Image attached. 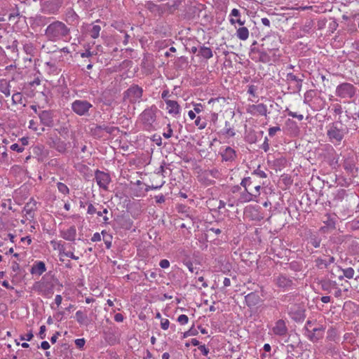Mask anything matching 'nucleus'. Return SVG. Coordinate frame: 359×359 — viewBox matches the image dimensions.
Instances as JSON below:
<instances>
[{
    "label": "nucleus",
    "instance_id": "1",
    "mask_svg": "<svg viewBox=\"0 0 359 359\" xmlns=\"http://www.w3.org/2000/svg\"><path fill=\"white\" fill-rule=\"evenodd\" d=\"M70 34V29L62 21L55 20L45 29L44 36L52 42L66 41Z\"/></svg>",
    "mask_w": 359,
    "mask_h": 359
},
{
    "label": "nucleus",
    "instance_id": "2",
    "mask_svg": "<svg viewBox=\"0 0 359 359\" xmlns=\"http://www.w3.org/2000/svg\"><path fill=\"white\" fill-rule=\"evenodd\" d=\"M348 133L349 128L341 120L332 122L327 126V137L329 142L334 146L340 145Z\"/></svg>",
    "mask_w": 359,
    "mask_h": 359
},
{
    "label": "nucleus",
    "instance_id": "3",
    "mask_svg": "<svg viewBox=\"0 0 359 359\" xmlns=\"http://www.w3.org/2000/svg\"><path fill=\"white\" fill-rule=\"evenodd\" d=\"M159 110L155 105L146 108L140 115L139 120L146 130L151 131L158 126L157 116Z\"/></svg>",
    "mask_w": 359,
    "mask_h": 359
},
{
    "label": "nucleus",
    "instance_id": "4",
    "mask_svg": "<svg viewBox=\"0 0 359 359\" xmlns=\"http://www.w3.org/2000/svg\"><path fill=\"white\" fill-rule=\"evenodd\" d=\"M74 113L80 116H89L93 105L86 100H76L71 104Z\"/></svg>",
    "mask_w": 359,
    "mask_h": 359
},
{
    "label": "nucleus",
    "instance_id": "5",
    "mask_svg": "<svg viewBox=\"0 0 359 359\" xmlns=\"http://www.w3.org/2000/svg\"><path fill=\"white\" fill-rule=\"evenodd\" d=\"M356 90L352 83L344 82L337 86L335 95L341 99H351L355 97Z\"/></svg>",
    "mask_w": 359,
    "mask_h": 359
},
{
    "label": "nucleus",
    "instance_id": "6",
    "mask_svg": "<svg viewBox=\"0 0 359 359\" xmlns=\"http://www.w3.org/2000/svg\"><path fill=\"white\" fill-rule=\"evenodd\" d=\"M143 95V89L138 85L130 86L123 93V98L131 104L140 102Z\"/></svg>",
    "mask_w": 359,
    "mask_h": 359
},
{
    "label": "nucleus",
    "instance_id": "7",
    "mask_svg": "<svg viewBox=\"0 0 359 359\" xmlns=\"http://www.w3.org/2000/svg\"><path fill=\"white\" fill-rule=\"evenodd\" d=\"M63 0H48L41 4V12L46 15H56L58 13Z\"/></svg>",
    "mask_w": 359,
    "mask_h": 359
},
{
    "label": "nucleus",
    "instance_id": "8",
    "mask_svg": "<svg viewBox=\"0 0 359 359\" xmlns=\"http://www.w3.org/2000/svg\"><path fill=\"white\" fill-rule=\"evenodd\" d=\"M32 290L39 292L42 295L49 297L53 294V284L44 280V278L36 281L33 285Z\"/></svg>",
    "mask_w": 359,
    "mask_h": 359
},
{
    "label": "nucleus",
    "instance_id": "9",
    "mask_svg": "<svg viewBox=\"0 0 359 359\" xmlns=\"http://www.w3.org/2000/svg\"><path fill=\"white\" fill-rule=\"evenodd\" d=\"M181 220L184 221L181 223V229H185L187 231V238H191L192 231L194 230V222L189 212L184 210L183 205L181 204Z\"/></svg>",
    "mask_w": 359,
    "mask_h": 359
},
{
    "label": "nucleus",
    "instance_id": "10",
    "mask_svg": "<svg viewBox=\"0 0 359 359\" xmlns=\"http://www.w3.org/2000/svg\"><path fill=\"white\" fill-rule=\"evenodd\" d=\"M95 178L100 188L107 190L108 185L111 182V177L109 173L96 170L95 172Z\"/></svg>",
    "mask_w": 359,
    "mask_h": 359
},
{
    "label": "nucleus",
    "instance_id": "11",
    "mask_svg": "<svg viewBox=\"0 0 359 359\" xmlns=\"http://www.w3.org/2000/svg\"><path fill=\"white\" fill-rule=\"evenodd\" d=\"M261 186L256 184L255 191H250V190L244 189L239 196V201L241 203H248L252 201H256V198L260 195Z\"/></svg>",
    "mask_w": 359,
    "mask_h": 359
},
{
    "label": "nucleus",
    "instance_id": "12",
    "mask_svg": "<svg viewBox=\"0 0 359 359\" xmlns=\"http://www.w3.org/2000/svg\"><path fill=\"white\" fill-rule=\"evenodd\" d=\"M325 330V327L323 325H319L318 327H313L311 331L308 332V333H304V335L312 342H316L318 340L323 338L324 332Z\"/></svg>",
    "mask_w": 359,
    "mask_h": 359
},
{
    "label": "nucleus",
    "instance_id": "13",
    "mask_svg": "<svg viewBox=\"0 0 359 359\" xmlns=\"http://www.w3.org/2000/svg\"><path fill=\"white\" fill-rule=\"evenodd\" d=\"M48 145L60 154H65L67 151V144L57 136L50 137Z\"/></svg>",
    "mask_w": 359,
    "mask_h": 359
},
{
    "label": "nucleus",
    "instance_id": "14",
    "mask_svg": "<svg viewBox=\"0 0 359 359\" xmlns=\"http://www.w3.org/2000/svg\"><path fill=\"white\" fill-rule=\"evenodd\" d=\"M41 124L47 127H53L54 125L53 114L50 110H43L38 113Z\"/></svg>",
    "mask_w": 359,
    "mask_h": 359
},
{
    "label": "nucleus",
    "instance_id": "15",
    "mask_svg": "<svg viewBox=\"0 0 359 359\" xmlns=\"http://www.w3.org/2000/svg\"><path fill=\"white\" fill-rule=\"evenodd\" d=\"M246 111L248 114L254 116L260 115L266 116L267 115V107L263 103H260L259 104H250L248 106Z\"/></svg>",
    "mask_w": 359,
    "mask_h": 359
},
{
    "label": "nucleus",
    "instance_id": "16",
    "mask_svg": "<svg viewBox=\"0 0 359 359\" xmlns=\"http://www.w3.org/2000/svg\"><path fill=\"white\" fill-rule=\"evenodd\" d=\"M276 285L281 288H288L291 287L292 280L287 276L283 274H278L274 278Z\"/></svg>",
    "mask_w": 359,
    "mask_h": 359
},
{
    "label": "nucleus",
    "instance_id": "17",
    "mask_svg": "<svg viewBox=\"0 0 359 359\" xmlns=\"http://www.w3.org/2000/svg\"><path fill=\"white\" fill-rule=\"evenodd\" d=\"M91 130L95 135L99 133L101 131H105L108 134H114V132H118L119 130L118 128L114 126H108L105 124L102 125H95L93 128H91Z\"/></svg>",
    "mask_w": 359,
    "mask_h": 359
},
{
    "label": "nucleus",
    "instance_id": "18",
    "mask_svg": "<svg viewBox=\"0 0 359 359\" xmlns=\"http://www.w3.org/2000/svg\"><path fill=\"white\" fill-rule=\"evenodd\" d=\"M245 300L248 307H253L259 304L261 298L258 293L250 292L245 297Z\"/></svg>",
    "mask_w": 359,
    "mask_h": 359
},
{
    "label": "nucleus",
    "instance_id": "19",
    "mask_svg": "<svg viewBox=\"0 0 359 359\" xmlns=\"http://www.w3.org/2000/svg\"><path fill=\"white\" fill-rule=\"evenodd\" d=\"M46 271V266L43 262L37 261L32 265L30 273L32 275L41 276Z\"/></svg>",
    "mask_w": 359,
    "mask_h": 359
},
{
    "label": "nucleus",
    "instance_id": "20",
    "mask_svg": "<svg viewBox=\"0 0 359 359\" xmlns=\"http://www.w3.org/2000/svg\"><path fill=\"white\" fill-rule=\"evenodd\" d=\"M273 332L276 335L284 336L287 332V328L285 322L283 320H278L273 328Z\"/></svg>",
    "mask_w": 359,
    "mask_h": 359
},
{
    "label": "nucleus",
    "instance_id": "21",
    "mask_svg": "<svg viewBox=\"0 0 359 359\" xmlns=\"http://www.w3.org/2000/svg\"><path fill=\"white\" fill-rule=\"evenodd\" d=\"M62 238L69 241H74L76 236V229L75 226H71L68 229L60 232Z\"/></svg>",
    "mask_w": 359,
    "mask_h": 359
},
{
    "label": "nucleus",
    "instance_id": "22",
    "mask_svg": "<svg viewBox=\"0 0 359 359\" xmlns=\"http://www.w3.org/2000/svg\"><path fill=\"white\" fill-rule=\"evenodd\" d=\"M336 272L337 273H340L341 272L342 273V274H338V278L340 280H342L344 277H346L348 279L353 278L355 274L354 269L351 267H348L345 269H341L340 267L337 266Z\"/></svg>",
    "mask_w": 359,
    "mask_h": 359
},
{
    "label": "nucleus",
    "instance_id": "23",
    "mask_svg": "<svg viewBox=\"0 0 359 359\" xmlns=\"http://www.w3.org/2000/svg\"><path fill=\"white\" fill-rule=\"evenodd\" d=\"M166 109L170 114H177L179 112V104L177 101L174 98L165 100Z\"/></svg>",
    "mask_w": 359,
    "mask_h": 359
},
{
    "label": "nucleus",
    "instance_id": "24",
    "mask_svg": "<svg viewBox=\"0 0 359 359\" xmlns=\"http://www.w3.org/2000/svg\"><path fill=\"white\" fill-rule=\"evenodd\" d=\"M222 160L224 161H233L236 158V151L230 147H226L223 151L221 152Z\"/></svg>",
    "mask_w": 359,
    "mask_h": 359
},
{
    "label": "nucleus",
    "instance_id": "25",
    "mask_svg": "<svg viewBox=\"0 0 359 359\" xmlns=\"http://www.w3.org/2000/svg\"><path fill=\"white\" fill-rule=\"evenodd\" d=\"M101 31V27L99 25L92 23L88 25L87 32L88 34L93 39H97L100 36V33Z\"/></svg>",
    "mask_w": 359,
    "mask_h": 359
},
{
    "label": "nucleus",
    "instance_id": "26",
    "mask_svg": "<svg viewBox=\"0 0 359 359\" xmlns=\"http://www.w3.org/2000/svg\"><path fill=\"white\" fill-rule=\"evenodd\" d=\"M321 287L324 291L330 293L332 290L337 289V284L334 280H327L321 282Z\"/></svg>",
    "mask_w": 359,
    "mask_h": 359
},
{
    "label": "nucleus",
    "instance_id": "27",
    "mask_svg": "<svg viewBox=\"0 0 359 359\" xmlns=\"http://www.w3.org/2000/svg\"><path fill=\"white\" fill-rule=\"evenodd\" d=\"M51 244H53L54 245V248L55 249L56 248V245H57V249L59 250L60 251V254H63L65 255L66 257H69L72 259H74V260H77L79 259V257L77 256H75L74 255V253L72 252H65V248L63 246V245H61L60 243H57V242L53 241H51Z\"/></svg>",
    "mask_w": 359,
    "mask_h": 359
},
{
    "label": "nucleus",
    "instance_id": "28",
    "mask_svg": "<svg viewBox=\"0 0 359 359\" xmlns=\"http://www.w3.org/2000/svg\"><path fill=\"white\" fill-rule=\"evenodd\" d=\"M76 321L80 325H88V318L87 315L83 313L82 311L79 310L76 312Z\"/></svg>",
    "mask_w": 359,
    "mask_h": 359
},
{
    "label": "nucleus",
    "instance_id": "29",
    "mask_svg": "<svg viewBox=\"0 0 359 359\" xmlns=\"http://www.w3.org/2000/svg\"><path fill=\"white\" fill-rule=\"evenodd\" d=\"M236 36L242 41H245L249 36L248 29L245 27L238 28L236 31Z\"/></svg>",
    "mask_w": 359,
    "mask_h": 359
},
{
    "label": "nucleus",
    "instance_id": "30",
    "mask_svg": "<svg viewBox=\"0 0 359 359\" xmlns=\"http://www.w3.org/2000/svg\"><path fill=\"white\" fill-rule=\"evenodd\" d=\"M199 55L205 59H210L212 57V50L205 46H201L199 50Z\"/></svg>",
    "mask_w": 359,
    "mask_h": 359
},
{
    "label": "nucleus",
    "instance_id": "31",
    "mask_svg": "<svg viewBox=\"0 0 359 359\" xmlns=\"http://www.w3.org/2000/svg\"><path fill=\"white\" fill-rule=\"evenodd\" d=\"M36 209V202L33 199H31L29 202L27 203L24 207V210L27 215H30L31 212Z\"/></svg>",
    "mask_w": 359,
    "mask_h": 359
},
{
    "label": "nucleus",
    "instance_id": "32",
    "mask_svg": "<svg viewBox=\"0 0 359 359\" xmlns=\"http://www.w3.org/2000/svg\"><path fill=\"white\" fill-rule=\"evenodd\" d=\"M144 7L151 13L160 12V6L150 1L146 2Z\"/></svg>",
    "mask_w": 359,
    "mask_h": 359
},
{
    "label": "nucleus",
    "instance_id": "33",
    "mask_svg": "<svg viewBox=\"0 0 359 359\" xmlns=\"http://www.w3.org/2000/svg\"><path fill=\"white\" fill-rule=\"evenodd\" d=\"M290 314L295 320H301L304 318V311L301 309H299L296 313H293L292 307H291L290 309Z\"/></svg>",
    "mask_w": 359,
    "mask_h": 359
},
{
    "label": "nucleus",
    "instance_id": "34",
    "mask_svg": "<svg viewBox=\"0 0 359 359\" xmlns=\"http://www.w3.org/2000/svg\"><path fill=\"white\" fill-rule=\"evenodd\" d=\"M254 182L252 180L251 177H244L241 182V186H242L244 189H246V190H250V186L254 184Z\"/></svg>",
    "mask_w": 359,
    "mask_h": 359
},
{
    "label": "nucleus",
    "instance_id": "35",
    "mask_svg": "<svg viewBox=\"0 0 359 359\" xmlns=\"http://www.w3.org/2000/svg\"><path fill=\"white\" fill-rule=\"evenodd\" d=\"M178 6H179V4L177 1H175V0H170L168 2H167L165 4V6L167 7L168 10L170 12V13H172L174 12L175 10L177 9L178 8Z\"/></svg>",
    "mask_w": 359,
    "mask_h": 359
},
{
    "label": "nucleus",
    "instance_id": "36",
    "mask_svg": "<svg viewBox=\"0 0 359 359\" xmlns=\"http://www.w3.org/2000/svg\"><path fill=\"white\" fill-rule=\"evenodd\" d=\"M23 95L21 93H15L12 96L13 104H22Z\"/></svg>",
    "mask_w": 359,
    "mask_h": 359
},
{
    "label": "nucleus",
    "instance_id": "37",
    "mask_svg": "<svg viewBox=\"0 0 359 359\" xmlns=\"http://www.w3.org/2000/svg\"><path fill=\"white\" fill-rule=\"evenodd\" d=\"M315 92L313 90H307L304 94V102L309 104L313 98Z\"/></svg>",
    "mask_w": 359,
    "mask_h": 359
},
{
    "label": "nucleus",
    "instance_id": "38",
    "mask_svg": "<svg viewBox=\"0 0 359 359\" xmlns=\"http://www.w3.org/2000/svg\"><path fill=\"white\" fill-rule=\"evenodd\" d=\"M57 187L58 191L63 194H68L69 193L68 187L62 182H57Z\"/></svg>",
    "mask_w": 359,
    "mask_h": 359
},
{
    "label": "nucleus",
    "instance_id": "39",
    "mask_svg": "<svg viewBox=\"0 0 359 359\" xmlns=\"http://www.w3.org/2000/svg\"><path fill=\"white\" fill-rule=\"evenodd\" d=\"M347 196L346 191L345 189H339L337 191L334 199L339 201H341L344 199V198Z\"/></svg>",
    "mask_w": 359,
    "mask_h": 359
},
{
    "label": "nucleus",
    "instance_id": "40",
    "mask_svg": "<svg viewBox=\"0 0 359 359\" xmlns=\"http://www.w3.org/2000/svg\"><path fill=\"white\" fill-rule=\"evenodd\" d=\"M316 323V320H307L305 326H304V333H308L309 330L311 331L312 328H313V325H315Z\"/></svg>",
    "mask_w": 359,
    "mask_h": 359
},
{
    "label": "nucleus",
    "instance_id": "41",
    "mask_svg": "<svg viewBox=\"0 0 359 359\" xmlns=\"http://www.w3.org/2000/svg\"><path fill=\"white\" fill-rule=\"evenodd\" d=\"M259 167H260V166H259L257 169L255 170L252 172V175H257V176H258V177H261V178H266V177H267V175L266 174V172H265L264 171L261 170L259 169Z\"/></svg>",
    "mask_w": 359,
    "mask_h": 359
},
{
    "label": "nucleus",
    "instance_id": "42",
    "mask_svg": "<svg viewBox=\"0 0 359 359\" xmlns=\"http://www.w3.org/2000/svg\"><path fill=\"white\" fill-rule=\"evenodd\" d=\"M257 90V87L256 86L250 85L248 86V93L255 97H258V95L256 94Z\"/></svg>",
    "mask_w": 359,
    "mask_h": 359
},
{
    "label": "nucleus",
    "instance_id": "43",
    "mask_svg": "<svg viewBox=\"0 0 359 359\" xmlns=\"http://www.w3.org/2000/svg\"><path fill=\"white\" fill-rule=\"evenodd\" d=\"M197 333V330L194 327H191L188 331L184 332V337H187V336H194Z\"/></svg>",
    "mask_w": 359,
    "mask_h": 359
},
{
    "label": "nucleus",
    "instance_id": "44",
    "mask_svg": "<svg viewBox=\"0 0 359 359\" xmlns=\"http://www.w3.org/2000/svg\"><path fill=\"white\" fill-rule=\"evenodd\" d=\"M11 149L21 153L24 151L25 148L23 146H20L18 144L15 143L11 146Z\"/></svg>",
    "mask_w": 359,
    "mask_h": 359
},
{
    "label": "nucleus",
    "instance_id": "45",
    "mask_svg": "<svg viewBox=\"0 0 359 359\" xmlns=\"http://www.w3.org/2000/svg\"><path fill=\"white\" fill-rule=\"evenodd\" d=\"M316 266L319 269H326V268H327L326 262H325V259L318 258V259H316Z\"/></svg>",
    "mask_w": 359,
    "mask_h": 359
},
{
    "label": "nucleus",
    "instance_id": "46",
    "mask_svg": "<svg viewBox=\"0 0 359 359\" xmlns=\"http://www.w3.org/2000/svg\"><path fill=\"white\" fill-rule=\"evenodd\" d=\"M299 79H300L298 78L297 76L294 75L292 73L290 72V73H287L286 75V80L288 82H290V81L297 82Z\"/></svg>",
    "mask_w": 359,
    "mask_h": 359
},
{
    "label": "nucleus",
    "instance_id": "47",
    "mask_svg": "<svg viewBox=\"0 0 359 359\" xmlns=\"http://www.w3.org/2000/svg\"><path fill=\"white\" fill-rule=\"evenodd\" d=\"M183 263L191 273H194L195 272V270H197V268L194 267L192 262L190 261L184 260Z\"/></svg>",
    "mask_w": 359,
    "mask_h": 359
},
{
    "label": "nucleus",
    "instance_id": "48",
    "mask_svg": "<svg viewBox=\"0 0 359 359\" xmlns=\"http://www.w3.org/2000/svg\"><path fill=\"white\" fill-rule=\"evenodd\" d=\"M183 161L189 164L192 168H194V165H195V161L194 159H193L191 156H185L183 157Z\"/></svg>",
    "mask_w": 359,
    "mask_h": 359
},
{
    "label": "nucleus",
    "instance_id": "49",
    "mask_svg": "<svg viewBox=\"0 0 359 359\" xmlns=\"http://www.w3.org/2000/svg\"><path fill=\"white\" fill-rule=\"evenodd\" d=\"M278 131H280V128L279 126L271 127L269 129V135L270 137H273Z\"/></svg>",
    "mask_w": 359,
    "mask_h": 359
},
{
    "label": "nucleus",
    "instance_id": "50",
    "mask_svg": "<svg viewBox=\"0 0 359 359\" xmlns=\"http://www.w3.org/2000/svg\"><path fill=\"white\" fill-rule=\"evenodd\" d=\"M333 111L337 115H341L343 112L342 107L339 104H334Z\"/></svg>",
    "mask_w": 359,
    "mask_h": 359
},
{
    "label": "nucleus",
    "instance_id": "51",
    "mask_svg": "<svg viewBox=\"0 0 359 359\" xmlns=\"http://www.w3.org/2000/svg\"><path fill=\"white\" fill-rule=\"evenodd\" d=\"M74 342H75V344L77 346V348H83L85 345L86 340L83 338L77 339L75 340Z\"/></svg>",
    "mask_w": 359,
    "mask_h": 359
},
{
    "label": "nucleus",
    "instance_id": "52",
    "mask_svg": "<svg viewBox=\"0 0 359 359\" xmlns=\"http://www.w3.org/2000/svg\"><path fill=\"white\" fill-rule=\"evenodd\" d=\"M162 98L165 101L167 99H172L176 96V95L169 94L168 90H163L162 93Z\"/></svg>",
    "mask_w": 359,
    "mask_h": 359
},
{
    "label": "nucleus",
    "instance_id": "53",
    "mask_svg": "<svg viewBox=\"0 0 359 359\" xmlns=\"http://www.w3.org/2000/svg\"><path fill=\"white\" fill-rule=\"evenodd\" d=\"M209 173L214 178H219L220 177V172L216 168L209 170Z\"/></svg>",
    "mask_w": 359,
    "mask_h": 359
},
{
    "label": "nucleus",
    "instance_id": "54",
    "mask_svg": "<svg viewBox=\"0 0 359 359\" xmlns=\"http://www.w3.org/2000/svg\"><path fill=\"white\" fill-rule=\"evenodd\" d=\"M34 335L32 334V332L30 331L25 335H21L20 336V340H26V341H30L33 338Z\"/></svg>",
    "mask_w": 359,
    "mask_h": 359
},
{
    "label": "nucleus",
    "instance_id": "55",
    "mask_svg": "<svg viewBox=\"0 0 359 359\" xmlns=\"http://www.w3.org/2000/svg\"><path fill=\"white\" fill-rule=\"evenodd\" d=\"M87 213L89 214V215H93L95 213L97 214V210H96V208H95V206L92 203H90L88 205Z\"/></svg>",
    "mask_w": 359,
    "mask_h": 359
},
{
    "label": "nucleus",
    "instance_id": "56",
    "mask_svg": "<svg viewBox=\"0 0 359 359\" xmlns=\"http://www.w3.org/2000/svg\"><path fill=\"white\" fill-rule=\"evenodd\" d=\"M259 61L262 62H268L269 60V56L266 53H261L259 56Z\"/></svg>",
    "mask_w": 359,
    "mask_h": 359
},
{
    "label": "nucleus",
    "instance_id": "57",
    "mask_svg": "<svg viewBox=\"0 0 359 359\" xmlns=\"http://www.w3.org/2000/svg\"><path fill=\"white\" fill-rule=\"evenodd\" d=\"M262 149L265 151H268L269 149V140L266 137L264 141V143L262 145Z\"/></svg>",
    "mask_w": 359,
    "mask_h": 359
},
{
    "label": "nucleus",
    "instance_id": "58",
    "mask_svg": "<svg viewBox=\"0 0 359 359\" xmlns=\"http://www.w3.org/2000/svg\"><path fill=\"white\" fill-rule=\"evenodd\" d=\"M24 50L27 54H31L33 50V46L31 43L24 45Z\"/></svg>",
    "mask_w": 359,
    "mask_h": 359
},
{
    "label": "nucleus",
    "instance_id": "59",
    "mask_svg": "<svg viewBox=\"0 0 359 359\" xmlns=\"http://www.w3.org/2000/svg\"><path fill=\"white\" fill-rule=\"evenodd\" d=\"M46 330V328L45 325H41L40 327L39 336L41 339H44L46 337V334H45Z\"/></svg>",
    "mask_w": 359,
    "mask_h": 359
},
{
    "label": "nucleus",
    "instance_id": "60",
    "mask_svg": "<svg viewBox=\"0 0 359 359\" xmlns=\"http://www.w3.org/2000/svg\"><path fill=\"white\" fill-rule=\"evenodd\" d=\"M198 349L201 351V353L203 355H205V356L208 355V354L209 353V349L208 348H206L205 345L199 346Z\"/></svg>",
    "mask_w": 359,
    "mask_h": 359
},
{
    "label": "nucleus",
    "instance_id": "61",
    "mask_svg": "<svg viewBox=\"0 0 359 359\" xmlns=\"http://www.w3.org/2000/svg\"><path fill=\"white\" fill-rule=\"evenodd\" d=\"M230 16L240 18L241 13L237 8H233L231 11Z\"/></svg>",
    "mask_w": 359,
    "mask_h": 359
},
{
    "label": "nucleus",
    "instance_id": "62",
    "mask_svg": "<svg viewBox=\"0 0 359 359\" xmlns=\"http://www.w3.org/2000/svg\"><path fill=\"white\" fill-rule=\"evenodd\" d=\"M76 168L79 172H85L89 170V168L84 164H79Z\"/></svg>",
    "mask_w": 359,
    "mask_h": 359
},
{
    "label": "nucleus",
    "instance_id": "63",
    "mask_svg": "<svg viewBox=\"0 0 359 359\" xmlns=\"http://www.w3.org/2000/svg\"><path fill=\"white\" fill-rule=\"evenodd\" d=\"M29 128L36 131L37 130V123L34 120H31L29 122Z\"/></svg>",
    "mask_w": 359,
    "mask_h": 359
},
{
    "label": "nucleus",
    "instance_id": "64",
    "mask_svg": "<svg viewBox=\"0 0 359 359\" xmlns=\"http://www.w3.org/2000/svg\"><path fill=\"white\" fill-rule=\"evenodd\" d=\"M351 227L353 230H359V219L353 221Z\"/></svg>",
    "mask_w": 359,
    "mask_h": 359
}]
</instances>
